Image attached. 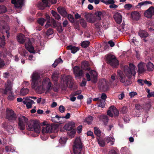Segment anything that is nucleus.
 <instances>
[{
	"label": "nucleus",
	"mask_w": 154,
	"mask_h": 154,
	"mask_svg": "<svg viewBox=\"0 0 154 154\" xmlns=\"http://www.w3.org/2000/svg\"><path fill=\"white\" fill-rule=\"evenodd\" d=\"M131 15L133 20L136 21L139 20L140 17V13L137 11L132 12Z\"/></svg>",
	"instance_id": "4be33fe9"
},
{
	"label": "nucleus",
	"mask_w": 154,
	"mask_h": 154,
	"mask_svg": "<svg viewBox=\"0 0 154 154\" xmlns=\"http://www.w3.org/2000/svg\"><path fill=\"white\" fill-rule=\"evenodd\" d=\"M99 88L100 90L103 92H105L108 90L109 87L105 79H103L100 82Z\"/></svg>",
	"instance_id": "ddd939ff"
},
{
	"label": "nucleus",
	"mask_w": 154,
	"mask_h": 154,
	"mask_svg": "<svg viewBox=\"0 0 154 154\" xmlns=\"http://www.w3.org/2000/svg\"><path fill=\"white\" fill-rule=\"evenodd\" d=\"M24 36L23 34H20L17 35V38L18 42L21 44H23L25 42Z\"/></svg>",
	"instance_id": "cd10ccee"
},
{
	"label": "nucleus",
	"mask_w": 154,
	"mask_h": 154,
	"mask_svg": "<svg viewBox=\"0 0 154 154\" xmlns=\"http://www.w3.org/2000/svg\"><path fill=\"white\" fill-rule=\"evenodd\" d=\"M145 63L142 62H140L137 65L138 72L139 74H143L146 71L145 68Z\"/></svg>",
	"instance_id": "dca6fc26"
},
{
	"label": "nucleus",
	"mask_w": 154,
	"mask_h": 154,
	"mask_svg": "<svg viewBox=\"0 0 154 154\" xmlns=\"http://www.w3.org/2000/svg\"><path fill=\"white\" fill-rule=\"evenodd\" d=\"M26 100H28L26 105V107L28 109L32 108V104H34L35 103L33 100L29 98V97H26Z\"/></svg>",
	"instance_id": "c85d7f7f"
},
{
	"label": "nucleus",
	"mask_w": 154,
	"mask_h": 154,
	"mask_svg": "<svg viewBox=\"0 0 154 154\" xmlns=\"http://www.w3.org/2000/svg\"><path fill=\"white\" fill-rule=\"evenodd\" d=\"M73 70L75 77L76 78L80 79L84 75L83 70L79 66H75L73 69Z\"/></svg>",
	"instance_id": "9d476101"
},
{
	"label": "nucleus",
	"mask_w": 154,
	"mask_h": 154,
	"mask_svg": "<svg viewBox=\"0 0 154 154\" xmlns=\"http://www.w3.org/2000/svg\"><path fill=\"white\" fill-rule=\"evenodd\" d=\"M3 77L6 78H8L10 76V73L8 72H4L3 74Z\"/></svg>",
	"instance_id": "774afa93"
},
{
	"label": "nucleus",
	"mask_w": 154,
	"mask_h": 154,
	"mask_svg": "<svg viewBox=\"0 0 154 154\" xmlns=\"http://www.w3.org/2000/svg\"><path fill=\"white\" fill-rule=\"evenodd\" d=\"M90 43V42L89 41H85L82 42L81 43V46L84 48L88 47Z\"/></svg>",
	"instance_id": "ea45409f"
},
{
	"label": "nucleus",
	"mask_w": 154,
	"mask_h": 154,
	"mask_svg": "<svg viewBox=\"0 0 154 154\" xmlns=\"http://www.w3.org/2000/svg\"><path fill=\"white\" fill-rule=\"evenodd\" d=\"M24 0H11V3L14 5L15 8L21 9L24 4Z\"/></svg>",
	"instance_id": "2eb2a0df"
},
{
	"label": "nucleus",
	"mask_w": 154,
	"mask_h": 154,
	"mask_svg": "<svg viewBox=\"0 0 154 154\" xmlns=\"http://www.w3.org/2000/svg\"><path fill=\"white\" fill-rule=\"evenodd\" d=\"M5 65L4 60L0 58V68H3Z\"/></svg>",
	"instance_id": "603ef678"
},
{
	"label": "nucleus",
	"mask_w": 154,
	"mask_h": 154,
	"mask_svg": "<svg viewBox=\"0 0 154 154\" xmlns=\"http://www.w3.org/2000/svg\"><path fill=\"white\" fill-rule=\"evenodd\" d=\"M50 0H42V2L43 3H44V5L45 6H42V7L41 8V9L42 10L44 9L45 7H49V6H48V2H50Z\"/></svg>",
	"instance_id": "49530a36"
},
{
	"label": "nucleus",
	"mask_w": 154,
	"mask_h": 154,
	"mask_svg": "<svg viewBox=\"0 0 154 154\" xmlns=\"http://www.w3.org/2000/svg\"><path fill=\"white\" fill-rule=\"evenodd\" d=\"M58 127L57 125H48L45 127H43L42 129V132L43 134L45 132L46 133H51L52 132L56 131L58 129Z\"/></svg>",
	"instance_id": "6e6552de"
},
{
	"label": "nucleus",
	"mask_w": 154,
	"mask_h": 154,
	"mask_svg": "<svg viewBox=\"0 0 154 154\" xmlns=\"http://www.w3.org/2000/svg\"><path fill=\"white\" fill-rule=\"evenodd\" d=\"M81 92L82 91L80 90H79L73 92L72 94L73 96H75L77 95H79Z\"/></svg>",
	"instance_id": "13d9d810"
},
{
	"label": "nucleus",
	"mask_w": 154,
	"mask_h": 154,
	"mask_svg": "<svg viewBox=\"0 0 154 154\" xmlns=\"http://www.w3.org/2000/svg\"><path fill=\"white\" fill-rule=\"evenodd\" d=\"M82 148V143L79 138H76L74 142L73 150L74 154H79Z\"/></svg>",
	"instance_id": "7ed1b4c3"
},
{
	"label": "nucleus",
	"mask_w": 154,
	"mask_h": 154,
	"mask_svg": "<svg viewBox=\"0 0 154 154\" xmlns=\"http://www.w3.org/2000/svg\"><path fill=\"white\" fill-rule=\"evenodd\" d=\"M45 21L46 20L42 17L38 18L37 20L38 23L42 26L44 25V23Z\"/></svg>",
	"instance_id": "c03bdc74"
},
{
	"label": "nucleus",
	"mask_w": 154,
	"mask_h": 154,
	"mask_svg": "<svg viewBox=\"0 0 154 154\" xmlns=\"http://www.w3.org/2000/svg\"><path fill=\"white\" fill-rule=\"evenodd\" d=\"M146 65L149 71H152L154 69V65L150 61Z\"/></svg>",
	"instance_id": "7c9ffc66"
},
{
	"label": "nucleus",
	"mask_w": 154,
	"mask_h": 154,
	"mask_svg": "<svg viewBox=\"0 0 154 154\" xmlns=\"http://www.w3.org/2000/svg\"><path fill=\"white\" fill-rule=\"evenodd\" d=\"M94 133L98 137H100L101 135V131L97 127H95L94 128Z\"/></svg>",
	"instance_id": "79ce46f5"
},
{
	"label": "nucleus",
	"mask_w": 154,
	"mask_h": 154,
	"mask_svg": "<svg viewBox=\"0 0 154 154\" xmlns=\"http://www.w3.org/2000/svg\"><path fill=\"white\" fill-rule=\"evenodd\" d=\"M75 126V123L73 122H70L65 125L63 128L67 131H70L68 132V134L69 135L72 137L76 133L75 130L74 128Z\"/></svg>",
	"instance_id": "f03ea898"
},
{
	"label": "nucleus",
	"mask_w": 154,
	"mask_h": 154,
	"mask_svg": "<svg viewBox=\"0 0 154 154\" xmlns=\"http://www.w3.org/2000/svg\"><path fill=\"white\" fill-rule=\"evenodd\" d=\"M51 76L53 79H57L58 77V75L57 73H53L52 74Z\"/></svg>",
	"instance_id": "e2e57ef3"
},
{
	"label": "nucleus",
	"mask_w": 154,
	"mask_h": 154,
	"mask_svg": "<svg viewBox=\"0 0 154 154\" xmlns=\"http://www.w3.org/2000/svg\"><path fill=\"white\" fill-rule=\"evenodd\" d=\"M7 9L4 6H0V14L5 13L7 11Z\"/></svg>",
	"instance_id": "de8ad7c7"
},
{
	"label": "nucleus",
	"mask_w": 154,
	"mask_h": 154,
	"mask_svg": "<svg viewBox=\"0 0 154 154\" xmlns=\"http://www.w3.org/2000/svg\"><path fill=\"white\" fill-rule=\"evenodd\" d=\"M144 16L146 18H151L154 15V7L152 6L146 10L144 13Z\"/></svg>",
	"instance_id": "4468645a"
},
{
	"label": "nucleus",
	"mask_w": 154,
	"mask_h": 154,
	"mask_svg": "<svg viewBox=\"0 0 154 154\" xmlns=\"http://www.w3.org/2000/svg\"><path fill=\"white\" fill-rule=\"evenodd\" d=\"M17 118V115L14 112L12 109H11L7 111L6 115V118L11 122H14L16 121Z\"/></svg>",
	"instance_id": "1a4fd4ad"
},
{
	"label": "nucleus",
	"mask_w": 154,
	"mask_h": 154,
	"mask_svg": "<svg viewBox=\"0 0 154 154\" xmlns=\"http://www.w3.org/2000/svg\"><path fill=\"white\" fill-rule=\"evenodd\" d=\"M8 95L7 98L9 101L13 100L16 98L15 95L11 91H10L8 92Z\"/></svg>",
	"instance_id": "c756f323"
},
{
	"label": "nucleus",
	"mask_w": 154,
	"mask_h": 154,
	"mask_svg": "<svg viewBox=\"0 0 154 154\" xmlns=\"http://www.w3.org/2000/svg\"><path fill=\"white\" fill-rule=\"evenodd\" d=\"M9 29L7 23L4 20H0V32H3L4 30L5 31L7 34V36L9 38L10 36L9 33L8 32Z\"/></svg>",
	"instance_id": "f8f14e48"
},
{
	"label": "nucleus",
	"mask_w": 154,
	"mask_h": 154,
	"mask_svg": "<svg viewBox=\"0 0 154 154\" xmlns=\"http://www.w3.org/2000/svg\"><path fill=\"white\" fill-rule=\"evenodd\" d=\"M5 44V36L3 35L2 37H0V46L3 47Z\"/></svg>",
	"instance_id": "58836bf2"
},
{
	"label": "nucleus",
	"mask_w": 154,
	"mask_h": 154,
	"mask_svg": "<svg viewBox=\"0 0 154 154\" xmlns=\"http://www.w3.org/2000/svg\"><path fill=\"white\" fill-rule=\"evenodd\" d=\"M128 111V109L126 106H123L121 109V112L123 114L126 113Z\"/></svg>",
	"instance_id": "864d4df0"
},
{
	"label": "nucleus",
	"mask_w": 154,
	"mask_h": 154,
	"mask_svg": "<svg viewBox=\"0 0 154 154\" xmlns=\"http://www.w3.org/2000/svg\"><path fill=\"white\" fill-rule=\"evenodd\" d=\"M94 14L97 17H98V19L99 20H100L101 17L105 16L106 13L104 11L101 10V11H96Z\"/></svg>",
	"instance_id": "b1692460"
},
{
	"label": "nucleus",
	"mask_w": 154,
	"mask_h": 154,
	"mask_svg": "<svg viewBox=\"0 0 154 154\" xmlns=\"http://www.w3.org/2000/svg\"><path fill=\"white\" fill-rule=\"evenodd\" d=\"M107 63L112 66L116 67L119 65V62L116 57L111 54H108L106 57Z\"/></svg>",
	"instance_id": "423d86ee"
},
{
	"label": "nucleus",
	"mask_w": 154,
	"mask_h": 154,
	"mask_svg": "<svg viewBox=\"0 0 154 154\" xmlns=\"http://www.w3.org/2000/svg\"><path fill=\"white\" fill-rule=\"evenodd\" d=\"M91 75L88 73H87L86 74V77L87 80L88 81L91 80L92 82L95 83L97 81V74L96 71L94 70H91L89 72Z\"/></svg>",
	"instance_id": "0eeeda50"
},
{
	"label": "nucleus",
	"mask_w": 154,
	"mask_h": 154,
	"mask_svg": "<svg viewBox=\"0 0 154 154\" xmlns=\"http://www.w3.org/2000/svg\"><path fill=\"white\" fill-rule=\"evenodd\" d=\"M98 106L103 108L105 107L106 104L105 101L100 99L98 101Z\"/></svg>",
	"instance_id": "a19ab883"
},
{
	"label": "nucleus",
	"mask_w": 154,
	"mask_h": 154,
	"mask_svg": "<svg viewBox=\"0 0 154 154\" xmlns=\"http://www.w3.org/2000/svg\"><path fill=\"white\" fill-rule=\"evenodd\" d=\"M81 67L82 69L85 71L90 70L91 68L89 63L87 61H83L81 63Z\"/></svg>",
	"instance_id": "aec40b11"
},
{
	"label": "nucleus",
	"mask_w": 154,
	"mask_h": 154,
	"mask_svg": "<svg viewBox=\"0 0 154 154\" xmlns=\"http://www.w3.org/2000/svg\"><path fill=\"white\" fill-rule=\"evenodd\" d=\"M27 129L30 131H34L37 133H39L40 132V126L38 123L36 121H31L28 125Z\"/></svg>",
	"instance_id": "20e7f679"
},
{
	"label": "nucleus",
	"mask_w": 154,
	"mask_h": 154,
	"mask_svg": "<svg viewBox=\"0 0 154 154\" xmlns=\"http://www.w3.org/2000/svg\"><path fill=\"white\" fill-rule=\"evenodd\" d=\"M97 141L100 146L101 147H104L105 145V141L104 139L103 140L99 138H97Z\"/></svg>",
	"instance_id": "e433bc0d"
},
{
	"label": "nucleus",
	"mask_w": 154,
	"mask_h": 154,
	"mask_svg": "<svg viewBox=\"0 0 154 154\" xmlns=\"http://www.w3.org/2000/svg\"><path fill=\"white\" fill-rule=\"evenodd\" d=\"M82 125H79L77 128V132L78 133H80L82 131Z\"/></svg>",
	"instance_id": "0e129e2a"
},
{
	"label": "nucleus",
	"mask_w": 154,
	"mask_h": 154,
	"mask_svg": "<svg viewBox=\"0 0 154 154\" xmlns=\"http://www.w3.org/2000/svg\"><path fill=\"white\" fill-rule=\"evenodd\" d=\"M12 89V87L11 84L10 82H8L5 89L3 90L2 93L5 95H7L8 91H11Z\"/></svg>",
	"instance_id": "393cba45"
},
{
	"label": "nucleus",
	"mask_w": 154,
	"mask_h": 154,
	"mask_svg": "<svg viewBox=\"0 0 154 154\" xmlns=\"http://www.w3.org/2000/svg\"><path fill=\"white\" fill-rule=\"evenodd\" d=\"M131 83V81L130 79H125V82L124 83L125 85L127 86Z\"/></svg>",
	"instance_id": "bf43d9fd"
},
{
	"label": "nucleus",
	"mask_w": 154,
	"mask_h": 154,
	"mask_svg": "<svg viewBox=\"0 0 154 154\" xmlns=\"http://www.w3.org/2000/svg\"><path fill=\"white\" fill-rule=\"evenodd\" d=\"M18 128L21 130H24L25 124L28 121V119L25 116L20 115L18 116Z\"/></svg>",
	"instance_id": "39448f33"
},
{
	"label": "nucleus",
	"mask_w": 154,
	"mask_h": 154,
	"mask_svg": "<svg viewBox=\"0 0 154 154\" xmlns=\"http://www.w3.org/2000/svg\"><path fill=\"white\" fill-rule=\"evenodd\" d=\"M66 81V85L69 88H72L73 86V80L72 77L70 76L66 77L65 78Z\"/></svg>",
	"instance_id": "a211bd4d"
},
{
	"label": "nucleus",
	"mask_w": 154,
	"mask_h": 154,
	"mask_svg": "<svg viewBox=\"0 0 154 154\" xmlns=\"http://www.w3.org/2000/svg\"><path fill=\"white\" fill-rule=\"evenodd\" d=\"M66 141V139L64 137L61 138L59 140V143L62 144H65Z\"/></svg>",
	"instance_id": "8fccbe9b"
},
{
	"label": "nucleus",
	"mask_w": 154,
	"mask_h": 154,
	"mask_svg": "<svg viewBox=\"0 0 154 154\" xmlns=\"http://www.w3.org/2000/svg\"><path fill=\"white\" fill-rule=\"evenodd\" d=\"M27 51L24 49H22V50L20 52V53L22 55L25 56L26 54L27 53Z\"/></svg>",
	"instance_id": "3c124183"
},
{
	"label": "nucleus",
	"mask_w": 154,
	"mask_h": 154,
	"mask_svg": "<svg viewBox=\"0 0 154 154\" xmlns=\"http://www.w3.org/2000/svg\"><path fill=\"white\" fill-rule=\"evenodd\" d=\"M136 67L135 65L132 63L129 64V66H124V72L126 76L130 79L132 76H134L136 74Z\"/></svg>",
	"instance_id": "f257e3e1"
},
{
	"label": "nucleus",
	"mask_w": 154,
	"mask_h": 154,
	"mask_svg": "<svg viewBox=\"0 0 154 154\" xmlns=\"http://www.w3.org/2000/svg\"><path fill=\"white\" fill-rule=\"evenodd\" d=\"M59 109L60 112L61 113H63L65 111V107L62 105L59 107Z\"/></svg>",
	"instance_id": "052dcab7"
},
{
	"label": "nucleus",
	"mask_w": 154,
	"mask_h": 154,
	"mask_svg": "<svg viewBox=\"0 0 154 154\" xmlns=\"http://www.w3.org/2000/svg\"><path fill=\"white\" fill-rule=\"evenodd\" d=\"M132 7V5L130 4H126L124 6L125 8L127 10H129Z\"/></svg>",
	"instance_id": "6e6d98bb"
},
{
	"label": "nucleus",
	"mask_w": 154,
	"mask_h": 154,
	"mask_svg": "<svg viewBox=\"0 0 154 154\" xmlns=\"http://www.w3.org/2000/svg\"><path fill=\"white\" fill-rule=\"evenodd\" d=\"M40 76L38 73H33L32 75V82L31 83L32 87L33 88H35L39 85L40 81H39V79Z\"/></svg>",
	"instance_id": "9b49d317"
},
{
	"label": "nucleus",
	"mask_w": 154,
	"mask_h": 154,
	"mask_svg": "<svg viewBox=\"0 0 154 154\" xmlns=\"http://www.w3.org/2000/svg\"><path fill=\"white\" fill-rule=\"evenodd\" d=\"M104 139L105 142L106 143H107L110 142L111 143H110L111 145H113L114 142V139L113 138L110 137L105 138Z\"/></svg>",
	"instance_id": "473e14b6"
},
{
	"label": "nucleus",
	"mask_w": 154,
	"mask_h": 154,
	"mask_svg": "<svg viewBox=\"0 0 154 154\" xmlns=\"http://www.w3.org/2000/svg\"><path fill=\"white\" fill-rule=\"evenodd\" d=\"M67 48L68 50H70L71 53L73 54L75 53L79 49L78 47L75 46H73L71 45H69L67 46Z\"/></svg>",
	"instance_id": "a878e982"
},
{
	"label": "nucleus",
	"mask_w": 154,
	"mask_h": 154,
	"mask_svg": "<svg viewBox=\"0 0 154 154\" xmlns=\"http://www.w3.org/2000/svg\"><path fill=\"white\" fill-rule=\"evenodd\" d=\"M57 9L59 13L63 17H65L67 16L68 13L65 8L60 6Z\"/></svg>",
	"instance_id": "f3484780"
},
{
	"label": "nucleus",
	"mask_w": 154,
	"mask_h": 154,
	"mask_svg": "<svg viewBox=\"0 0 154 154\" xmlns=\"http://www.w3.org/2000/svg\"><path fill=\"white\" fill-rule=\"evenodd\" d=\"M137 94V93L136 92H132L129 93V95L131 98L133 97L134 96L136 95Z\"/></svg>",
	"instance_id": "69168bd1"
},
{
	"label": "nucleus",
	"mask_w": 154,
	"mask_h": 154,
	"mask_svg": "<svg viewBox=\"0 0 154 154\" xmlns=\"http://www.w3.org/2000/svg\"><path fill=\"white\" fill-rule=\"evenodd\" d=\"M118 77L121 82L124 83L125 82L126 77L122 71H118Z\"/></svg>",
	"instance_id": "6ab92c4d"
},
{
	"label": "nucleus",
	"mask_w": 154,
	"mask_h": 154,
	"mask_svg": "<svg viewBox=\"0 0 154 154\" xmlns=\"http://www.w3.org/2000/svg\"><path fill=\"white\" fill-rule=\"evenodd\" d=\"M52 24L53 25V26L54 27H57V23L58 22H57L56 20H54V19H53L52 20Z\"/></svg>",
	"instance_id": "338daca9"
},
{
	"label": "nucleus",
	"mask_w": 154,
	"mask_h": 154,
	"mask_svg": "<svg viewBox=\"0 0 154 154\" xmlns=\"http://www.w3.org/2000/svg\"><path fill=\"white\" fill-rule=\"evenodd\" d=\"M80 23L81 26L85 28L87 26V23L86 21L83 19H81L80 20Z\"/></svg>",
	"instance_id": "a18cd8bd"
},
{
	"label": "nucleus",
	"mask_w": 154,
	"mask_h": 154,
	"mask_svg": "<svg viewBox=\"0 0 154 154\" xmlns=\"http://www.w3.org/2000/svg\"><path fill=\"white\" fill-rule=\"evenodd\" d=\"M56 117L58 118V122H59L58 123H59L63 124L65 123L66 121L64 116L61 117L57 115H56Z\"/></svg>",
	"instance_id": "4c0bfd02"
},
{
	"label": "nucleus",
	"mask_w": 154,
	"mask_h": 154,
	"mask_svg": "<svg viewBox=\"0 0 154 154\" xmlns=\"http://www.w3.org/2000/svg\"><path fill=\"white\" fill-rule=\"evenodd\" d=\"M29 90L27 88H22L20 91V95L24 96L26 95L29 92Z\"/></svg>",
	"instance_id": "72a5a7b5"
},
{
	"label": "nucleus",
	"mask_w": 154,
	"mask_h": 154,
	"mask_svg": "<svg viewBox=\"0 0 154 154\" xmlns=\"http://www.w3.org/2000/svg\"><path fill=\"white\" fill-rule=\"evenodd\" d=\"M53 30L51 29H48L47 31V35H49L53 33Z\"/></svg>",
	"instance_id": "680f3d73"
},
{
	"label": "nucleus",
	"mask_w": 154,
	"mask_h": 154,
	"mask_svg": "<svg viewBox=\"0 0 154 154\" xmlns=\"http://www.w3.org/2000/svg\"><path fill=\"white\" fill-rule=\"evenodd\" d=\"M113 17L116 22L118 24L120 23L122 21V17L120 13L117 12L113 16Z\"/></svg>",
	"instance_id": "5701e85b"
},
{
	"label": "nucleus",
	"mask_w": 154,
	"mask_h": 154,
	"mask_svg": "<svg viewBox=\"0 0 154 154\" xmlns=\"http://www.w3.org/2000/svg\"><path fill=\"white\" fill-rule=\"evenodd\" d=\"M68 19L72 23H73L75 22V19L73 16L70 14H69L67 15Z\"/></svg>",
	"instance_id": "37998d69"
},
{
	"label": "nucleus",
	"mask_w": 154,
	"mask_h": 154,
	"mask_svg": "<svg viewBox=\"0 0 154 154\" xmlns=\"http://www.w3.org/2000/svg\"><path fill=\"white\" fill-rule=\"evenodd\" d=\"M93 120V117L91 116H90L87 118L85 121L88 124H90Z\"/></svg>",
	"instance_id": "09e8293b"
},
{
	"label": "nucleus",
	"mask_w": 154,
	"mask_h": 154,
	"mask_svg": "<svg viewBox=\"0 0 154 154\" xmlns=\"http://www.w3.org/2000/svg\"><path fill=\"white\" fill-rule=\"evenodd\" d=\"M100 119L104 122L105 125H106L109 120L107 116L106 115H102L100 116Z\"/></svg>",
	"instance_id": "f704fd0d"
},
{
	"label": "nucleus",
	"mask_w": 154,
	"mask_h": 154,
	"mask_svg": "<svg viewBox=\"0 0 154 154\" xmlns=\"http://www.w3.org/2000/svg\"><path fill=\"white\" fill-rule=\"evenodd\" d=\"M138 34L140 37L142 38H145L148 36V33L144 30H140Z\"/></svg>",
	"instance_id": "bb28decb"
},
{
	"label": "nucleus",
	"mask_w": 154,
	"mask_h": 154,
	"mask_svg": "<svg viewBox=\"0 0 154 154\" xmlns=\"http://www.w3.org/2000/svg\"><path fill=\"white\" fill-rule=\"evenodd\" d=\"M107 98V96L106 94L104 93H102L101 95V100H103L106 101V100Z\"/></svg>",
	"instance_id": "5fc2aeb1"
},
{
	"label": "nucleus",
	"mask_w": 154,
	"mask_h": 154,
	"mask_svg": "<svg viewBox=\"0 0 154 154\" xmlns=\"http://www.w3.org/2000/svg\"><path fill=\"white\" fill-rule=\"evenodd\" d=\"M51 13L56 19L58 20H59L60 19L61 17L60 16L56 11L54 10H52Z\"/></svg>",
	"instance_id": "c9c22d12"
},
{
	"label": "nucleus",
	"mask_w": 154,
	"mask_h": 154,
	"mask_svg": "<svg viewBox=\"0 0 154 154\" xmlns=\"http://www.w3.org/2000/svg\"><path fill=\"white\" fill-rule=\"evenodd\" d=\"M110 109L112 110V111L113 113L115 116H118L119 115V111L115 107L111 106L110 107Z\"/></svg>",
	"instance_id": "2f4dec72"
},
{
	"label": "nucleus",
	"mask_w": 154,
	"mask_h": 154,
	"mask_svg": "<svg viewBox=\"0 0 154 154\" xmlns=\"http://www.w3.org/2000/svg\"><path fill=\"white\" fill-rule=\"evenodd\" d=\"M51 83L50 82L48 83V84L47 91L48 92H49L51 90Z\"/></svg>",
	"instance_id": "4d7b16f0"
},
{
	"label": "nucleus",
	"mask_w": 154,
	"mask_h": 154,
	"mask_svg": "<svg viewBox=\"0 0 154 154\" xmlns=\"http://www.w3.org/2000/svg\"><path fill=\"white\" fill-rule=\"evenodd\" d=\"M25 46L27 50L30 52L31 53H35L34 48L30 42H28L27 43H26Z\"/></svg>",
	"instance_id": "412c9836"
}]
</instances>
